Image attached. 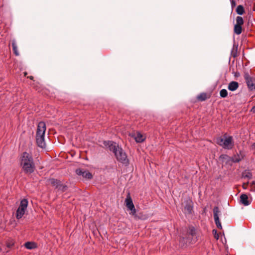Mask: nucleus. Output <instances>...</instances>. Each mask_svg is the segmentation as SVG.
<instances>
[{"label": "nucleus", "instance_id": "obj_16", "mask_svg": "<svg viewBox=\"0 0 255 255\" xmlns=\"http://www.w3.org/2000/svg\"><path fill=\"white\" fill-rule=\"evenodd\" d=\"M239 85L237 82L232 81L229 84L228 88L230 91H234L239 88Z\"/></svg>", "mask_w": 255, "mask_h": 255}, {"label": "nucleus", "instance_id": "obj_35", "mask_svg": "<svg viewBox=\"0 0 255 255\" xmlns=\"http://www.w3.org/2000/svg\"><path fill=\"white\" fill-rule=\"evenodd\" d=\"M11 246V245H7V247H9V248Z\"/></svg>", "mask_w": 255, "mask_h": 255}, {"label": "nucleus", "instance_id": "obj_2", "mask_svg": "<svg viewBox=\"0 0 255 255\" xmlns=\"http://www.w3.org/2000/svg\"><path fill=\"white\" fill-rule=\"evenodd\" d=\"M20 165L25 174H31L35 170L34 159L31 153L23 152L19 158Z\"/></svg>", "mask_w": 255, "mask_h": 255}, {"label": "nucleus", "instance_id": "obj_29", "mask_svg": "<svg viewBox=\"0 0 255 255\" xmlns=\"http://www.w3.org/2000/svg\"><path fill=\"white\" fill-rule=\"evenodd\" d=\"M248 184H249V182H247V183H244V184H243V188H244V189H246V188H247V186H248Z\"/></svg>", "mask_w": 255, "mask_h": 255}, {"label": "nucleus", "instance_id": "obj_11", "mask_svg": "<svg viewBox=\"0 0 255 255\" xmlns=\"http://www.w3.org/2000/svg\"><path fill=\"white\" fill-rule=\"evenodd\" d=\"M219 159L222 162L223 165L232 166L234 162L232 157H230L227 154H221L219 157Z\"/></svg>", "mask_w": 255, "mask_h": 255}, {"label": "nucleus", "instance_id": "obj_7", "mask_svg": "<svg viewBox=\"0 0 255 255\" xmlns=\"http://www.w3.org/2000/svg\"><path fill=\"white\" fill-rule=\"evenodd\" d=\"M244 24V20L242 17L238 16L236 17V24L234 26V32L236 34L239 35L242 32V25Z\"/></svg>", "mask_w": 255, "mask_h": 255}, {"label": "nucleus", "instance_id": "obj_26", "mask_svg": "<svg viewBox=\"0 0 255 255\" xmlns=\"http://www.w3.org/2000/svg\"><path fill=\"white\" fill-rule=\"evenodd\" d=\"M251 189L250 191L255 192V181H253L250 184Z\"/></svg>", "mask_w": 255, "mask_h": 255}, {"label": "nucleus", "instance_id": "obj_30", "mask_svg": "<svg viewBox=\"0 0 255 255\" xmlns=\"http://www.w3.org/2000/svg\"><path fill=\"white\" fill-rule=\"evenodd\" d=\"M251 112L255 113V106H253L251 110Z\"/></svg>", "mask_w": 255, "mask_h": 255}, {"label": "nucleus", "instance_id": "obj_17", "mask_svg": "<svg viewBox=\"0 0 255 255\" xmlns=\"http://www.w3.org/2000/svg\"><path fill=\"white\" fill-rule=\"evenodd\" d=\"M134 138L135 141L138 143L142 142L145 139V137H144L140 132H137L136 134L134 136Z\"/></svg>", "mask_w": 255, "mask_h": 255}, {"label": "nucleus", "instance_id": "obj_18", "mask_svg": "<svg viewBox=\"0 0 255 255\" xmlns=\"http://www.w3.org/2000/svg\"><path fill=\"white\" fill-rule=\"evenodd\" d=\"M25 210L18 208L16 212V218L17 219H19L22 217L25 213Z\"/></svg>", "mask_w": 255, "mask_h": 255}, {"label": "nucleus", "instance_id": "obj_31", "mask_svg": "<svg viewBox=\"0 0 255 255\" xmlns=\"http://www.w3.org/2000/svg\"><path fill=\"white\" fill-rule=\"evenodd\" d=\"M234 76H236V77H238L240 76V73L239 72H236L235 73V74H234Z\"/></svg>", "mask_w": 255, "mask_h": 255}, {"label": "nucleus", "instance_id": "obj_3", "mask_svg": "<svg viewBox=\"0 0 255 255\" xmlns=\"http://www.w3.org/2000/svg\"><path fill=\"white\" fill-rule=\"evenodd\" d=\"M46 130V125L44 122H40L38 123L36 133V141L38 147L45 148L46 144L44 141V135Z\"/></svg>", "mask_w": 255, "mask_h": 255}, {"label": "nucleus", "instance_id": "obj_19", "mask_svg": "<svg viewBox=\"0 0 255 255\" xmlns=\"http://www.w3.org/2000/svg\"><path fill=\"white\" fill-rule=\"evenodd\" d=\"M187 234L191 235L192 237H194L196 235V230L194 226H189L188 227Z\"/></svg>", "mask_w": 255, "mask_h": 255}, {"label": "nucleus", "instance_id": "obj_8", "mask_svg": "<svg viewBox=\"0 0 255 255\" xmlns=\"http://www.w3.org/2000/svg\"><path fill=\"white\" fill-rule=\"evenodd\" d=\"M185 206L184 207L183 212L185 214L191 215L193 210L194 203L192 200L190 199H187L185 201Z\"/></svg>", "mask_w": 255, "mask_h": 255}, {"label": "nucleus", "instance_id": "obj_10", "mask_svg": "<svg viewBox=\"0 0 255 255\" xmlns=\"http://www.w3.org/2000/svg\"><path fill=\"white\" fill-rule=\"evenodd\" d=\"M220 213V211L218 207L216 206L213 208L214 218L216 225L218 229H222V225L219 220Z\"/></svg>", "mask_w": 255, "mask_h": 255}, {"label": "nucleus", "instance_id": "obj_24", "mask_svg": "<svg viewBox=\"0 0 255 255\" xmlns=\"http://www.w3.org/2000/svg\"><path fill=\"white\" fill-rule=\"evenodd\" d=\"M220 96L222 98H226L228 96V92L226 89H222L220 91Z\"/></svg>", "mask_w": 255, "mask_h": 255}, {"label": "nucleus", "instance_id": "obj_32", "mask_svg": "<svg viewBox=\"0 0 255 255\" xmlns=\"http://www.w3.org/2000/svg\"><path fill=\"white\" fill-rule=\"evenodd\" d=\"M232 5H235V1L234 0L232 1Z\"/></svg>", "mask_w": 255, "mask_h": 255}, {"label": "nucleus", "instance_id": "obj_15", "mask_svg": "<svg viewBox=\"0 0 255 255\" xmlns=\"http://www.w3.org/2000/svg\"><path fill=\"white\" fill-rule=\"evenodd\" d=\"M211 97L210 94H208L207 93H201L197 97V99L199 101L203 102L205 101L208 99H209Z\"/></svg>", "mask_w": 255, "mask_h": 255}, {"label": "nucleus", "instance_id": "obj_22", "mask_svg": "<svg viewBox=\"0 0 255 255\" xmlns=\"http://www.w3.org/2000/svg\"><path fill=\"white\" fill-rule=\"evenodd\" d=\"M28 205V201L27 199H24L20 202L19 208L24 209L26 210Z\"/></svg>", "mask_w": 255, "mask_h": 255}, {"label": "nucleus", "instance_id": "obj_14", "mask_svg": "<svg viewBox=\"0 0 255 255\" xmlns=\"http://www.w3.org/2000/svg\"><path fill=\"white\" fill-rule=\"evenodd\" d=\"M240 202L244 206H248L251 203V202L249 200L248 196L245 194H243L240 196Z\"/></svg>", "mask_w": 255, "mask_h": 255}, {"label": "nucleus", "instance_id": "obj_20", "mask_svg": "<svg viewBox=\"0 0 255 255\" xmlns=\"http://www.w3.org/2000/svg\"><path fill=\"white\" fill-rule=\"evenodd\" d=\"M11 46L13 53L15 54V56H18L19 53L17 50V46L16 45V41L14 39L12 40V41Z\"/></svg>", "mask_w": 255, "mask_h": 255}, {"label": "nucleus", "instance_id": "obj_33", "mask_svg": "<svg viewBox=\"0 0 255 255\" xmlns=\"http://www.w3.org/2000/svg\"><path fill=\"white\" fill-rule=\"evenodd\" d=\"M29 79L31 80H33L34 77L32 76H30L29 77Z\"/></svg>", "mask_w": 255, "mask_h": 255}, {"label": "nucleus", "instance_id": "obj_25", "mask_svg": "<svg viewBox=\"0 0 255 255\" xmlns=\"http://www.w3.org/2000/svg\"><path fill=\"white\" fill-rule=\"evenodd\" d=\"M237 46H235V45H234V46L232 49L231 53L233 57H235L237 56Z\"/></svg>", "mask_w": 255, "mask_h": 255}, {"label": "nucleus", "instance_id": "obj_9", "mask_svg": "<svg viewBox=\"0 0 255 255\" xmlns=\"http://www.w3.org/2000/svg\"><path fill=\"white\" fill-rule=\"evenodd\" d=\"M126 203L127 208L131 211L130 214L135 216L136 209L132 202V200L129 194L127 196L126 199Z\"/></svg>", "mask_w": 255, "mask_h": 255}, {"label": "nucleus", "instance_id": "obj_28", "mask_svg": "<svg viewBox=\"0 0 255 255\" xmlns=\"http://www.w3.org/2000/svg\"><path fill=\"white\" fill-rule=\"evenodd\" d=\"M245 177L251 179L252 177V174L251 172H248Z\"/></svg>", "mask_w": 255, "mask_h": 255}, {"label": "nucleus", "instance_id": "obj_12", "mask_svg": "<svg viewBox=\"0 0 255 255\" xmlns=\"http://www.w3.org/2000/svg\"><path fill=\"white\" fill-rule=\"evenodd\" d=\"M75 172L77 175H81L83 177L86 179H91L93 177L92 174L89 171L87 170L78 168L76 170Z\"/></svg>", "mask_w": 255, "mask_h": 255}, {"label": "nucleus", "instance_id": "obj_21", "mask_svg": "<svg viewBox=\"0 0 255 255\" xmlns=\"http://www.w3.org/2000/svg\"><path fill=\"white\" fill-rule=\"evenodd\" d=\"M25 247L29 250L33 249L36 248V245L35 243L33 242H26L24 244Z\"/></svg>", "mask_w": 255, "mask_h": 255}, {"label": "nucleus", "instance_id": "obj_13", "mask_svg": "<svg viewBox=\"0 0 255 255\" xmlns=\"http://www.w3.org/2000/svg\"><path fill=\"white\" fill-rule=\"evenodd\" d=\"M244 155L242 154V151L240 150L239 153L234 155L232 157V160L234 163H238L241 161L244 158Z\"/></svg>", "mask_w": 255, "mask_h": 255}, {"label": "nucleus", "instance_id": "obj_1", "mask_svg": "<svg viewBox=\"0 0 255 255\" xmlns=\"http://www.w3.org/2000/svg\"><path fill=\"white\" fill-rule=\"evenodd\" d=\"M105 145H108L110 150L114 153L117 160L119 162L126 166L129 164V160L128 158L127 153L116 142L108 141L107 144Z\"/></svg>", "mask_w": 255, "mask_h": 255}, {"label": "nucleus", "instance_id": "obj_6", "mask_svg": "<svg viewBox=\"0 0 255 255\" xmlns=\"http://www.w3.org/2000/svg\"><path fill=\"white\" fill-rule=\"evenodd\" d=\"M244 77L249 90L255 92V78L251 77L247 72L244 73Z\"/></svg>", "mask_w": 255, "mask_h": 255}, {"label": "nucleus", "instance_id": "obj_34", "mask_svg": "<svg viewBox=\"0 0 255 255\" xmlns=\"http://www.w3.org/2000/svg\"><path fill=\"white\" fill-rule=\"evenodd\" d=\"M252 146L254 148H255V143H254L252 145Z\"/></svg>", "mask_w": 255, "mask_h": 255}, {"label": "nucleus", "instance_id": "obj_4", "mask_svg": "<svg viewBox=\"0 0 255 255\" xmlns=\"http://www.w3.org/2000/svg\"><path fill=\"white\" fill-rule=\"evenodd\" d=\"M224 138L219 137L217 139V143L224 149H231L234 145L233 138L232 136L224 135Z\"/></svg>", "mask_w": 255, "mask_h": 255}, {"label": "nucleus", "instance_id": "obj_27", "mask_svg": "<svg viewBox=\"0 0 255 255\" xmlns=\"http://www.w3.org/2000/svg\"><path fill=\"white\" fill-rule=\"evenodd\" d=\"M213 234H214V238L216 239V240H218L219 239V235L217 233V231L215 229H214L213 230Z\"/></svg>", "mask_w": 255, "mask_h": 255}, {"label": "nucleus", "instance_id": "obj_23", "mask_svg": "<svg viewBox=\"0 0 255 255\" xmlns=\"http://www.w3.org/2000/svg\"><path fill=\"white\" fill-rule=\"evenodd\" d=\"M236 12L239 15H242L245 12V9L243 5H239L236 8Z\"/></svg>", "mask_w": 255, "mask_h": 255}, {"label": "nucleus", "instance_id": "obj_5", "mask_svg": "<svg viewBox=\"0 0 255 255\" xmlns=\"http://www.w3.org/2000/svg\"><path fill=\"white\" fill-rule=\"evenodd\" d=\"M47 182L48 184L58 189V191L62 192L66 191L67 189V186L63 184L60 180L57 179L50 178L48 179Z\"/></svg>", "mask_w": 255, "mask_h": 255}]
</instances>
